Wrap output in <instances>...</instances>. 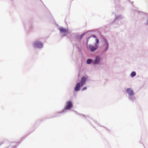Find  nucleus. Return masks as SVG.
<instances>
[{
    "label": "nucleus",
    "instance_id": "1",
    "mask_svg": "<svg viewBox=\"0 0 148 148\" xmlns=\"http://www.w3.org/2000/svg\"><path fill=\"white\" fill-rule=\"evenodd\" d=\"M126 91L127 93L129 95L128 96V99L129 100L133 102L135 99L133 90L131 88H128L127 89Z\"/></svg>",
    "mask_w": 148,
    "mask_h": 148
},
{
    "label": "nucleus",
    "instance_id": "2",
    "mask_svg": "<svg viewBox=\"0 0 148 148\" xmlns=\"http://www.w3.org/2000/svg\"><path fill=\"white\" fill-rule=\"evenodd\" d=\"M33 46L35 48H41L43 47V44L42 42L36 41L33 43Z\"/></svg>",
    "mask_w": 148,
    "mask_h": 148
},
{
    "label": "nucleus",
    "instance_id": "3",
    "mask_svg": "<svg viewBox=\"0 0 148 148\" xmlns=\"http://www.w3.org/2000/svg\"><path fill=\"white\" fill-rule=\"evenodd\" d=\"M72 105L73 103L71 101H69L67 103V105L65 107L64 110H63V111L60 113H62L64 112H65V110H70L72 108Z\"/></svg>",
    "mask_w": 148,
    "mask_h": 148
},
{
    "label": "nucleus",
    "instance_id": "4",
    "mask_svg": "<svg viewBox=\"0 0 148 148\" xmlns=\"http://www.w3.org/2000/svg\"><path fill=\"white\" fill-rule=\"evenodd\" d=\"M103 39L104 42V44L103 45V46H105V47L104 49L103 52L104 53L108 50L109 47V44L108 42L105 38H104Z\"/></svg>",
    "mask_w": 148,
    "mask_h": 148
},
{
    "label": "nucleus",
    "instance_id": "5",
    "mask_svg": "<svg viewBox=\"0 0 148 148\" xmlns=\"http://www.w3.org/2000/svg\"><path fill=\"white\" fill-rule=\"evenodd\" d=\"M100 58L99 57L96 56L93 62V64H101V63L100 62Z\"/></svg>",
    "mask_w": 148,
    "mask_h": 148
},
{
    "label": "nucleus",
    "instance_id": "6",
    "mask_svg": "<svg viewBox=\"0 0 148 148\" xmlns=\"http://www.w3.org/2000/svg\"><path fill=\"white\" fill-rule=\"evenodd\" d=\"M73 35H74V38L73 39L76 42L80 41L79 40V35L77 33H73L72 34Z\"/></svg>",
    "mask_w": 148,
    "mask_h": 148
},
{
    "label": "nucleus",
    "instance_id": "7",
    "mask_svg": "<svg viewBox=\"0 0 148 148\" xmlns=\"http://www.w3.org/2000/svg\"><path fill=\"white\" fill-rule=\"evenodd\" d=\"M58 29L60 31L63 33H68V28L65 29L63 28L62 27H61L58 28Z\"/></svg>",
    "mask_w": 148,
    "mask_h": 148
},
{
    "label": "nucleus",
    "instance_id": "8",
    "mask_svg": "<svg viewBox=\"0 0 148 148\" xmlns=\"http://www.w3.org/2000/svg\"><path fill=\"white\" fill-rule=\"evenodd\" d=\"M91 52H94L97 49V47H94L91 45H89L88 46Z\"/></svg>",
    "mask_w": 148,
    "mask_h": 148
},
{
    "label": "nucleus",
    "instance_id": "9",
    "mask_svg": "<svg viewBox=\"0 0 148 148\" xmlns=\"http://www.w3.org/2000/svg\"><path fill=\"white\" fill-rule=\"evenodd\" d=\"M80 87V84L79 83H78L76 85L75 88V90L76 91H78L79 90Z\"/></svg>",
    "mask_w": 148,
    "mask_h": 148
},
{
    "label": "nucleus",
    "instance_id": "10",
    "mask_svg": "<svg viewBox=\"0 0 148 148\" xmlns=\"http://www.w3.org/2000/svg\"><path fill=\"white\" fill-rule=\"evenodd\" d=\"M115 19L114 21H115L116 19H121L123 18V16L122 15H120L118 16H116V15H115Z\"/></svg>",
    "mask_w": 148,
    "mask_h": 148
},
{
    "label": "nucleus",
    "instance_id": "11",
    "mask_svg": "<svg viewBox=\"0 0 148 148\" xmlns=\"http://www.w3.org/2000/svg\"><path fill=\"white\" fill-rule=\"evenodd\" d=\"M86 78L85 76H83L81 78V82L85 83L86 81Z\"/></svg>",
    "mask_w": 148,
    "mask_h": 148
},
{
    "label": "nucleus",
    "instance_id": "12",
    "mask_svg": "<svg viewBox=\"0 0 148 148\" xmlns=\"http://www.w3.org/2000/svg\"><path fill=\"white\" fill-rule=\"evenodd\" d=\"M88 31H87L86 32L84 33L83 34H81L80 35H79V40H80V41H81V40L82 39V38L83 37V36L86 34H87Z\"/></svg>",
    "mask_w": 148,
    "mask_h": 148
},
{
    "label": "nucleus",
    "instance_id": "13",
    "mask_svg": "<svg viewBox=\"0 0 148 148\" xmlns=\"http://www.w3.org/2000/svg\"><path fill=\"white\" fill-rule=\"evenodd\" d=\"M92 62V60L91 59H88L87 60V63L88 64H90Z\"/></svg>",
    "mask_w": 148,
    "mask_h": 148
},
{
    "label": "nucleus",
    "instance_id": "14",
    "mask_svg": "<svg viewBox=\"0 0 148 148\" xmlns=\"http://www.w3.org/2000/svg\"><path fill=\"white\" fill-rule=\"evenodd\" d=\"M136 75V73L134 71L132 72L131 74V76L132 77H133L135 76Z\"/></svg>",
    "mask_w": 148,
    "mask_h": 148
},
{
    "label": "nucleus",
    "instance_id": "15",
    "mask_svg": "<svg viewBox=\"0 0 148 148\" xmlns=\"http://www.w3.org/2000/svg\"><path fill=\"white\" fill-rule=\"evenodd\" d=\"M87 89V88L86 87H84L82 88V91H83L84 90H86Z\"/></svg>",
    "mask_w": 148,
    "mask_h": 148
},
{
    "label": "nucleus",
    "instance_id": "16",
    "mask_svg": "<svg viewBox=\"0 0 148 148\" xmlns=\"http://www.w3.org/2000/svg\"><path fill=\"white\" fill-rule=\"evenodd\" d=\"M91 37L94 38H96V36L95 35H92L91 36H90V37H90V38Z\"/></svg>",
    "mask_w": 148,
    "mask_h": 148
},
{
    "label": "nucleus",
    "instance_id": "17",
    "mask_svg": "<svg viewBox=\"0 0 148 148\" xmlns=\"http://www.w3.org/2000/svg\"><path fill=\"white\" fill-rule=\"evenodd\" d=\"M95 40H96V41L97 43H99V40L96 38Z\"/></svg>",
    "mask_w": 148,
    "mask_h": 148
},
{
    "label": "nucleus",
    "instance_id": "18",
    "mask_svg": "<svg viewBox=\"0 0 148 148\" xmlns=\"http://www.w3.org/2000/svg\"><path fill=\"white\" fill-rule=\"evenodd\" d=\"M84 84V83L81 82L80 86H82Z\"/></svg>",
    "mask_w": 148,
    "mask_h": 148
},
{
    "label": "nucleus",
    "instance_id": "19",
    "mask_svg": "<svg viewBox=\"0 0 148 148\" xmlns=\"http://www.w3.org/2000/svg\"><path fill=\"white\" fill-rule=\"evenodd\" d=\"M90 37H89L88 38H87V41H86V43H87L88 41V40H89V39H90Z\"/></svg>",
    "mask_w": 148,
    "mask_h": 148
},
{
    "label": "nucleus",
    "instance_id": "20",
    "mask_svg": "<svg viewBox=\"0 0 148 148\" xmlns=\"http://www.w3.org/2000/svg\"><path fill=\"white\" fill-rule=\"evenodd\" d=\"M137 12L138 13H139V12H140V11H137Z\"/></svg>",
    "mask_w": 148,
    "mask_h": 148
},
{
    "label": "nucleus",
    "instance_id": "21",
    "mask_svg": "<svg viewBox=\"0 0 148 148\" xmlns=\"http://www.w3.org/2000/svg\"><path fill=\"white\" fill-rule=\"evenodd\" d=\"M2 144V143H0V145H1Z\"/></svg>",
    "mask_w": 148,
    "mask_h": 148
}]
</instances>
